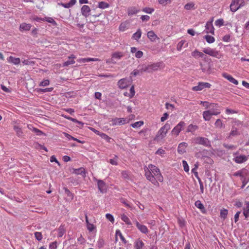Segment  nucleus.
I'll list each match as a JSON object with an SVG mask.
<instances>
[{
  "label": "nucleus",
  "instance_id": "nucleus-6",
  "mask_svg": "<svg viewBox=\"0 0 249 249\" xmlns=\"http://www.w3.org/2000/svg\"><path fill=\"white\" fill-rule=\"evenodd\" d=\"M185 126V123L184 121L179 122L171 131V134L173 136L177 137L179 135L180 132L183 130Z\"/></svg>",
  "mask_w": 249,
  "mask_h": 249
},
{
  "label": "nucleus",
  "instance_id": "nucleus-40",
  "mask_svg": "<svg viewBox=\"0 0 249 249\" xmlns=\"http://www.w3.org/2000/svg\"><path fill=\"white\" fill-rule=\"evenodd\" d=\"M228 213V211L227 209L223 208L220 210V217L223 219V220H225L227 216Z\"/></svg>",
  "mask_w": 249,
  "mask_h": 249
},
{
  "label": "nucleus",
  "instance_id": "nucleus-9",
  "mask_svg": "<svg viewBox=\"0 0 249 249\" xmlns=\"http://www.w3.org/2000/svg\"><path fill=\"white\" fill-rule=\"evenodd\" d=\"M203 52L207 54L216 57L217 58H220L221 57V55L218 51L210 47L204 48L203 50Z\"/></svg>",
  "mask_w": 249,
  "mask_h": 249
},
{
  "label": "nucleus",
  "instance_id": "nucleus-11",
  "mask_svg": "<svg viewBox=\"0 0 249 249\" xmlns=\"http://www.w3.org/2000/svg\"><path fill=\"white\" fill-rule=\"evenodd\" d=\"M130 85V82L127 78H122L118 81V88L121 89H126Z\"/></svg>",
  "mask_w": 249,
  "mask_h": 249
},
{
  "label": "nucleus",
  "instance_id": "nucleus-48",
  "mask_svg": "<svg viewBox=\"0 0 249 249\" xmlns=\"http://www.w3.org/2000/svg\"><path fill=\"white\" fill-rule=\"evenodd\" d=\"M44 21H46L49 23H52L53 25H57V23L56 22V21L53 19V18H51V17H45L44 18Z\"/></svg>",
  "mask_w": 249,
  "mask_h": 249
},
{
  "label": "nucleus",
  "instance_id": "nucleus-18",
  "mask_svg": "<svg viewBox=\"0 0 249 249\" xmlns=\"http://www.w3.org/2000/svg\"><path fill=\"white\" fill-rule=\"evenodd\" d=\"M135 224L138 230L142 233L147 234L148 232V229L146 226L140 224L137 221H136Z\"/></svg>",
  "mask_w": 249,
  "mask_h": 249
},
{
  "label": "nucleus",
  "instance_id": "nucleus-5",
  "mask_svg": "<svg viewBox=\"0 0 249 249\" xmlns=\"http://www.w3.org/2000/svg\"><path fill=\"white\" fill-rule=\"evenodd\" d=\"M245 5L244 0H232L230 5V10L231 11L235 12Z\"/></svg>",
  "mask_w": 249,
  "mask_h": 249
},
{
  "label": "nucleus",
  "instance_id": "nucleus-23",
  "mask_svg": "<svg viewBox=\"0 0 249 249\" xmlns=\"http://www.w3.org/2000/svg\"><path fill=\"white\" fill-rule=\"evenodd\" d=\"M192 55L195 58L198 57H201L204 59L206 58V55H205L203 53L198 51L197 50H195L192 53Z\"/></svg>",
  "mask_w": 249,
  "mask_h": 249
},
{
  "label": "nucleus",
  "instance_id": "nucleus-62",
  "mask_svg": "<svg viewBox=\"0 0 249 249\" xmlns=\"http://www.w3.org/2000/svg\"><path fill=\"white\" fill-rule=\"evenodd\" d=\"M22 62L24 65H33L35 64L34 61H30L29 60L27 59L24 60Z\"/></svg>",
  "mask_w": 249,
  "mask_h": 249
},
{
  "label": "nucleus",
  "instance_id": "nucleus-38",
  "mask_svg": "<svg viewBox=\"0 0 249 249\" xmlns=\"http://www.w3.org/2000/svg\"><path fill=\"white\" fill-rule=\"evenodd\" d=\"M142 34L141 30L139 29L137 31L132 35V38L136 41H138L141 37Z\"/></svg>",
  "mask_w": 249,
  "mask_h": 249
},
{
  "label": "nucleus",
  "instance_id": "nucleus-57",
  "mask_svg": "<svg viewBox=\"0 0 249 249\" xmlns=\"http://www.w3.org/2000/svg\"><path fill=\"white\" fill-rule=\"evenodd\" d=\"M182 165L183 167L184 170L186 172H188L189 171V165L186 160H182Z\"/></svg>",
  "mask_w": 249,
  "mask_h": 249
},
{
  "label": "nucleus",
  "instance_id": "nucleus-42",
  "mask_svg": "<svg viewBox=\"0 0 249 249\" xmlns=\"http://www.w3.org/2000/svg\"><path fill=\"white\" fill-rule=\"evenodd\" d=\"M115 236H119L120 238V239L122 240V241L124 243L126 244L127 243V241L125 239V238L123 235L122 232L119 230H117L116 231L115 233Z\"/></svg>",
  "mask_w": 249,
  "mask_h": 249
},
{
  "label": "nucleus",
  "instance_id": "nucleus-43",
  "mask_svg": "<svg viewBox=\"0 0 249 249\" xmlns=\"http://www.w3.org/2000/svg\"><path fill=\"white\" fill-rule=\"evenodd\" d=\"M76 2V0H71L69 2L66 3H62L61 5L65 8H69L74 5Z\"/></svg>",
  "mask_w": 249,
  "mask_h": 249
},
{
  "label": "nucleus",
  "instance_id": "nucleus-49",
  "mask_svg": "<svg viewBox=\"0 0 249 249\" xmlns=\"http://www.w3.org/2000/svg\"><path fill=\"white\" fill-rule=\"evenodd\" d=\"M109 7V4L104 1L100 2L98 4V7L101 9H106Z\"/></svg>",
  "mask_w": 249,
  "mask_h": 249
},
{
  "label": "nucleus",
  "instance_id": "nucleus-19",
  "mask_svg": "<svg viewBox=\"0 0 249 249\" xmlns=\"http://www.w3.org/2000/svg\"><path fill=\"white\" fill-rule=\"evenodd\" d=\"M90 11V8L88 5H83L81 8V13L85 18H87L89 16Z\"/></svg>",
  "mask_w": 249,
  "mask_h": 249
},
{
  "label": "nucleus",
  "instance_id": "nucleus-61",
  "mask_svg": "<svg viewBox=\"0 0 249 249\" xmlns=\"http://www.w3.org/2000/svg\"><path fill=\"white\" fill-rule=\"evenodd\" d=\"M50 84V81L48 79H45L43 80L42 82H40L39 84V86H48Z\"/></svg>",
  "mask_w": 249,
  "mask_h": 249
},
{
  "label": "nucleus",
  "instance_id": "nucleus-63",
  "mask_svg": "<svg viewBox=\"0 0 249 249\" xmlns=\"http://www.w3.org/2000/svg\"><path fill=\"white\" fill-rule=\"evenodd\" d=\"M49 249H57V243L56 241L52 242L50 244Z\"/></svg>",
  "mask_w": 249,
  "mask_h": 249
},
{
  "label": "nucleus",
  "instance_id": "nucleus-27",
  "mask_svg": "<svg viewBox=\"0 0 249 249\" xmlns=\"http://www.w3.org/2000/svg\"><path fill=\"white\" fill-rule=\"evenodd\" d=\"M100 59L97 58H81L77 60L79 63H87L90 61H99Z\"/></svg>",
  "mask_w": 249,
  "mask_h": 249
},
{
  "label": "nucleus",
  "instance_id": "nucleus-55",
  "mask_svg": "<svg viewBox=\"0 0 249 249\" xmlns=\"http://www.w3.org/2000/svg\"><path fill=\"white\" fill-rule=\"evenodd\" d=\"M185 41L184 40H182L178 43L177 46V49L178 51H180L181 50L182 48L185 43Z\"/></svg>",
  "mask_w": 249,
  "mask_h": 249
},
{
  "label": "nucleus",
  "instance_id": "nucleus-22",
  "mask_svg": "<svg viewBox=\"0 0 249 249\" xmlns=\"http://www.w3.org/2000/svg\"><path fill=\"white\" fill-rule=\"evenodd\" d=\"M147 37L152 42H155L157 40H159V37L157 36L156 34L153 31H149L147 34Z\"/></svg>",
  "mask_w": 249,
  "mask_h": 249
},
{
  "label": "nucleus",
  "instance_id": "nucleus-53",
  "mask_svg": "<svg viewBox=\"0 0 249 249\" xmlns=\"http://www.w3.org/2000/svg\"><path fill=\"white\" fill-rule=\"evenodd\" d=\"M165 154V151L162 148L158 149V150L156 152V154L160 155L162 157H164Z\"/></svg>",
  "mask_w": 249,
  "mask_h": 249
},
{
  "label": "nucleus",
  "instance_id": "nucleus-8",
  "mask_svg": "<svg viewBox=\"0 0 249 249\" xmlns=\"http://www.w3.org/2000/svg\"><path fill=\"white\" fill-rule=\"evenodd\" d=\"M124 56V54L123 52H115L111 54V58L110 59H107L106 61L107 63H112L113 64L116 63V60H118L121 59Z\"/></svg>",
  "mask_w": 249,
  "mask_h": 249
},
{
  "label": "nucleus",
  "instance_id": "nucleus-29",
  "mask_svg": "<svg viewBox=\"0 0 249 249\" xmlns=\"http://www.w3.org/2000/svg\"><path fill=\"white\" fill-rule=\"evenodd\" d=\"M75 56L73 54H71V56H69V59L70 60L65 62L63 63V67H67L70 65L74 64L75 62L74 60V59H75Z\"/></svg>",
  "mask_w": 249,
  "mask_h": 249
},
{
  "label": "nucleus",
  "instance_id": "nucleus-16",
  "mask_svg": "<svg viewBox=\"0 0 249 249\" xmlns=\"http://www.w3.org/2000/svg\"><path fill=\"white\" fill-rule=\"evenodd\" d=\"M112 124L113 125H122L127 123L128 122H126L125 119L124 118H115L113 119L111 121Z\"/></svg>",
  "mask_w": 249,
  "mask_h": 249
},
{
  "label": "nucleus",
  "instance_id": "nucleus-2",
  "mask_svg": "<svg viewBox=\"0 0 249 249\" xmlns=\"http://www.w3.org/2000/svg\"><path fill=\"white\" fill-rule=\"evenodd\" d=\"M165 65L162 62H158L147 65H143L141 66L140 71L141 73L143 72L151 73L159 69H163Z\"/></svg>",
  "mask_w": 249,
  "mask_h": 249
},
{
  "label": "nucleus",
  "instance_id": "nucleus-50",
  "mask_svg": "<svg viewBox=\"0 0 249 249\" xmlns=\"http://www.w3.org/2000/svg\"><path fill=\"white\" fill-rule=\"evenodd\" d=\"M143 124H144V123L143 121H138V122H136L133 124H131V125L133 128H138V127H139L141 126Z\"/></svg>",
  "mask_w": 249,
  "mask_h": 249
},
{
  "label": "nucleus",
  "instance_id": "nucleus-12",
  "mask_svg": "<svg viewBox=\"0 0 249 249\" xmlns=\"http://www.w3.org/2000/svg\"><path fill=\"white\" fill-rule=\"evenodd\" d=\"M211 84L207 82H199L198 85L193 87L192 90L194 91H200L205 88H210Z\"/></svg>",
  "mask_w": 249,
  "mask_h": 249
},
{
  "label": "nucleus",
  "instance_id": "nucleus-58",
  "mask_svg": "<svg viewBox=\"0 0 249 249\" xmlns=\"http://www.w3.org/2000/svg\"><path fill=\"white\" fill-rule=\"evenodd\" d=\"M30 20L32 21H36L40 22L41 21H44V18H39L37 16H34L30 18Z\"/></svg>",
  "mask_w": 249,
  "mask_h": 249
},
{
  "label": "nucleus",
  "instance_id": "nucleus-14",
  "mask_svg": "<svg viewBox=\"0 0 249 249\" xmlns=\"http://www.w3.org/2000/svg\"><path fill=\"white\" fill-rule=\"evenodd\" d=\"M213 18H212V20L210 21H208L206 23L205 26V30L206 33H211L213 35H214V28L213 25Z\"/></svg>",
  "mask_w": 249,
  "mask_h": 249
},
{
  "label": "nucleus",
  "instance_id": "nucleus-34",
  "mask_svg": "<svg viewBox=\"0 0 249 249\" xmlns=\"http://www.w3.org/2000/svg\"><path fill=\"white\" fill-rule=\"evenodd\" d=\"M73 173H74L76 175H81L83 177L86 176L85 169L83 167H81L78 169H74Z\"/></svg>",
  "mask_w": 249,
  "mask_h": 249
},
{
  "label": "nucleus",
  "instance_id": "nucleus-24",
  "mask_svg": "<svg viewBox=\"0 0 249 249\" xmlns=\"http://www.w3.org/2000/svg\"><path fill=\"white\" fill-rule=\"evenodd\" d=\"M199 65L200 69L203 72H207L208 73L211 72V67L209 63L205 64L200 62Z\"/></svg>",
  "mask_w": 249,
  "mask_h": 249
},
{
  "label": "nucleus",
  "instance_id": "nucleus-28",
  "mask_svg": "<svg viewBox=\"0 0 249 249\" xmlns=\"http://www.w3.org/2000/svg\"><path fill=\"white\" fill-rule=\"evenodd\" d=\"M245 205V206L243 208V214L245 218L247 219L249 216V202L246 201Z\"/></svg>",
  "mask_w": 249,
  "mask_h": 249
},
{
  "label": "nucleus",
  "instance_id": "nucleus-13",
  "mask_svg": "<svg viewBox=\"0 0 249 249\" xmlns=\"http://www.w3.org/2000/svg\"><path fill=\"white\" fill-rule=\"evenodd\" d=\"M95 180L97 181L99 191L101 193H106L107 190V185L106 183L102 180L97 179H96Z\"/></svg>",
  "mask_w": 249,
  "mask_h": 249
},
{
  "label": "nucleus",
  "instance_id": "nucleus-15",
  "mask_svg": "<svg viewBox=\"0 0 249 249\" xmlns=\"http://www.w3.org/2000/svg\"><path fill=\"white\" fill-rule=\"evenodd\" d=\"M234 176H239L241 177V179L243 178H245L248 175V171L245 168H243L237 172H235L233 174Z\"/></svg>",
  "mask_w": 249,
  "mask_h": 249
},
{
  "label": "nucleus",
  "instance_id": "nucleus-47",
  "mask_svg": "<svg viewBox=\"0 0 249 249\" xmlns=\"http://www.w3.org/2000/svg\"><path fill=\"white\" fill-rule=\"evenodd\" d=\"M204 38L208 43H213L215 41V38L211 36L206 35Z\"/></svg>",
  "mask_w": 249,
  "mask_h": 249
},
{
  "label": "nucleus",
  "instance_id": "nucleus-7",
  "mask_svg": "<svg viewBox=\"0 0 249 249\" xmlns=\"http://www.w3.org/2000/svg\"><path fill=\"white\" fill-rule=\"evenodd\" d=\"M238 152H236L233 154L234 156L233 160L236 163L241 164L248 160V156L244 155H238Z\"/></svg>",
  "mask_w": 249,
  "mask_h": 249
},
{
  "label": "nucleus",
  "instance_id": "nucleus-60",
  "mask_svg": "<svg viewBox=\"0 0 249 249\" xmlns=\"http://www.w3.org/2000/svg\"><path fill=\"white\" fill-rule=\"evenodd\" d=\"M118 157L115 156V158L113 159L109 160V163L113 165H117L118 164Z\"/></svg>",
  "mask_w": 249,
  "mask_h": 249
},
{
  "label": "nucleus",
  "instance_id": "nucleus-3",
  "mask_svg": "<svg viewBox=\"0 0 249 249\" xmlns=\"http://www.w3.org/2000/svg\"><path fill=\"white\" fill-rule=\"evenodd\" d=\"M170 129V124L168 123L165 124L161 127L158 131L154 138V140L158 143L163 142Z\"/></svg>",
  "mask_w": 249,
  "mask_h": 249
},
{
  "label": "nucleus",
  "instance_id": "nucleus-56",
  "mask_svg": "<svg viewBox=\"0 0 249 249\" xmlns=\"http://www.w3.org/2000/svg\"><path fill=\"white\" fill-rule=\"evenodd\" d=\"M103 139L106 140L107 142H110V140L111 139V138H110L108 135L107 134L104 133H101L99 135Z\"/></svg>",
  "mask_w": 249,
  "mask_h": 249
},
{
  "label": "nucleus",
  "instance_id": "nucleus-4",
  "mask_svg": "<svg viewBox=\"0 0 249 249\" xmlns=\"http://www.w3.org/2000/svg\"><path fill=\"white\" fill-rule=\"evenodd\" d=\"M220 113V111L217 108L211 110H207L203 112V118L205 121H210L213 115L217 116Z\"/></svg>",
  "mask_w": 249,
  "mask_h": 249
},
{
  "label": "nucleus",
  "instance_id": "nucleus-41",
  "mask_svg": "<svg viewBox=\"0 0 249 249\" xmlns=\"http://www.w3.org/2000/svg\"><path fill=\"white\" fill-rule=\"evenodd\" d=\"M14 130L16 132V134L18 137H21L23 135V132L21 128L19 127L18 125H15L14 126Z\"/></svg>",
  "mask_w": 249,
  "mask_h": 249
},
{
  "label": "nucleus",
  "instance_id": "nucleus-36",
  "mask_svg": "<svg viewBox=\"0 0 249 249\" xmlns=\"http://www.w3.org/2000/svg\"><path fill=\"white\" fill-rule=\"evenodd\" d=\"M184 8L186 10H195L196 9L195 3L193 2H190L186 3Z\"/></svg>",
  "mask_w": 249,
  "mask_h": 249
},
{
  "label": "nucleus",
  "instance_id": "nucleus-21",
  "mask_svg": "<svg viewBox=\"0 0 249 249\" xmlns=\"http://www.w3.org/2000/svg\"><path fill=\"white\" fill-rule=\"evenodd\" d=\"M31 27V24L23 22L20 24L19 30L21 32L23 31H28L30 30Z\"/></svg>",
  "mask_w": 249,
  "mask_h": 249
},
{
  "label": "nucleus",
  "instance_id": "nucleus-39",
  "mask_svg": "<svg viewBox=\"0 0 249 249\" xmlns=\"http://www.w3.org/2000/svg\"><path fill=\"white\" fill-rule=\"evenodd\" d=\"M139 10L135 7H131L127 9V14L128 16H132L138 13Z\"/></svg>",
  "mask_w": 249,
  "mask_h": 249
},
{
  "label": "nucleus",
  "instance_id": "nucleus-33",
  "mask_svg": "<svg viewBox=\"0 0 249 249\" xmlns=\"http://www.w3.org/2000/svg\"><path fill=\"white\" fill-rule=\"evenodd\" d=\"M85 219L88 230L90 232L92 231L95 229V226L89 222L88 217L87 214L85 215Z\"/></svg>",
  "mask_w": 249,
  "mask_h": 249
},
{
  "label": "nucleus",
  "instance_id": "nucleus-45",
  "mask_svg": "<svg viewBox=\"0 0 249 249\" xmlns=\"http://www.w3.org/2000/svg\"><path fill=\"white\" fill-rule=\"evenodd\" d=\"M159 4L163 6H166L168 4L171 3L172 0H157Z\"/></svg>",
  "mask_w": 249,
  "mask_h": 249
},
{
  "label": "nucleus",
  "instance_id": "nucleus-25",
  "mask_svg": "<svg viewBox=\"0 0 249 249\" xmlns=\"http://www.w3.org/2000/svg\"><path fill=\"white\" fill-rule=\"evenodd\" d=\"M144 245L143 241L139 238L136 239L134 243V247L135 249H142Z\"/></svg>",
  "mask_w": 249,
  "mask_h": 249
},
{
  "label": "nucleus",
  "instance_id": "nucleus-51",
  "mask_svg": "<svg viewBox=\"0 0 249 249\" xmlns=\"http://www.w3.org/2000/svg\"><path fill=\"white\" fill-rule=\"evenodd\" d=\"M198 162H196L194 165V167L192 169V172L194 174L195 176H197L198 172H197V170L198 168Z\"/></svg>",
  "mask_w": 249,
  "mask_h": 249
},
{
  "label": "nucleus",
  "instance_id": "nucleus-59",
  "mask_svg": "<svg viewBox=\"0 0 249 249\" xmlns=\"http://www.w3.org/2000/svg\"><path fill=\"white\" fill-rule=\"evenodd\" d=\"M35 236L36 240L40 241L42 239V235L41 232H35Z\"/></svg>",
  "mask_w": 249,
  "mask_h": 249
},
{
  "label": "nucleus",
  "instance_id": "nucleus-26",
  "mask_svg": "<svg viewBox=\"0 0 249 249\" xmlns=\"http://www.w3.org/2000/svg\"><path fill=\"white\" fill-rule=\"evenodd\" d=\"M200 104L202 105L203 106H204L206 108H208L211 107H215V108H217L219 107V106L217 104L214 103H209L207 101H200Z\"/></svg>",
  "mask_w": 249,
  "mask_h": 249
},
{
  "label": "nucleus",
  "instance_id": "nucleus-17",
  "mask_svg": "<svg viewBox=\"0 0 249 249\" xmlns=\"http://www.w3.org/2000/svg\"><path fill=\"white\" fill-rule=\"evenodd\" d=\"M188 146V144L185 142H182L178 144V152L179 154H183L186 152V149Z\"/></svg>",
  "mask_w": 249,
  "mask_h": 249
},
{
  "label": "nucleus",
  "instance_id": "nucleus-30",
  "mask_svg": "<svg viewBox=\"0 0 249 249\" xmlns=\"http://www.w3.org/2000/svg\"><path fill=\"white\" fill-rule=\"evenodd\" d=\"M135 94V91L134 86L133 85L131 87L129 93L127 92H125L124 93V96L128 97L129 98H133Z\"/></svg>",
  "mask_w": 249,
  "mask_h": 249
},
{
  "label": "nucleus",
  "instance_id": "nucleus-10",
  "mask_svg": "<svg viewBox=\"0 0 249 249\" xmlns=\"http://www.w3.org/2000/svg\"><path fill=\"white\" fill-rule=\"evenodd\" d=\"M194 141L195 144H201L205 146L210 145V142L206 138L202 137H197L194 139Z\"/></svg>",
  "mask_w": 249,
  "mask_h": 249
},
{
  "label": "nucleus",
  "instance_id": "nucleus-31",
  "mask_svg": "<svg viewBox=\"0 0 249 249\" xmlns=\"http://www.w3.org/2000/svg\"><path fill=\"white\" fill-rule=\"evenodd\" d=\"M195 205L198 209H199L203 213H205L206 212V210L200 200H197L196 201Z\"/></svg>",
  "mask_w": 249,
  "mask_h": 249
},
{
  "label": "nucleus",
  "instance_id": "nucleus-1",
  "mask_svg": "<svg viewBox=\"0 0 249 249\" xmlns=\"http://www.w3.org/2000/svg\"><path fill=\"white\" fill-rule=\"evenodd\" d=\"M144 175L146 179L157 187L159 183L163 181V177L160 173V169L154 165L150 164L148 166L144 167Z\"/></svg>",
  "mask_w": 249,
  "mask_h": 249
},
{
  "label": "nucleus",
  "instance_id": "nucleus-52",
  "mask_svg": "<svg viewBox=\"0 0 249 249\" xmlns=\"http://www.w3.org/2000/svg\"><path fill=\"white\" fill-rule=\"evenodd\" d=\"M215 25L217 27H221L224 25V20L222 18L217 19L214 22Z\"/></svg>",
  "mask_w": 249,
  "mask_h": 249
},
{
  "label": "nucleus",
  "instance_id": "nucleus-20",
  "mask_svg": "<svg viewBox=\"0 0 249 249\" xmlns=\"http://www.w3.org/2000/svg\"><path fill=\"white\" fill-rule=\"evenodd\" d=\"M222 75L223 77L227 79L230 82L234 84V85H237L238 84V81L234 79L231 75L228 74L227 73L224 72L222 74Z\"/></svg>",
  "mask_w": 249,
  "mask_h": 249
},
{
  "label": "nucleus",
  "instance_id": "nucleus-35",
  "mask_svg": "<svg viewBox=\"0 0 249 249\" xmlns=\"http://www.w3.org/2000/svg\"><path fill=\"white\" fill-rule=\"evenodd\" d=\"M198 128V126L197 125L193 124H189L186 129V132L194 133Z\"/></svg>",
  "mask_w": 249,
  "mask_h": 249
},
{
  "label": "nucleus",
  "instance_id": "nucleus-64",
  "mask_svg": "<svg viewBox=\"0 0 249 249\" xmlns=\"http://www.w3.org/2000/svg\"><path fill=\"white\" fill-rule=\"evenodd\" d=\"M106 218L109 220L110 221V222H111L112 223H113L114 221V217L113 216H112V215H111V214L110 213H107L106 214Z\"/></svg>",
  "mask_w": 249,
  "mask_h": 249
},
{
  "label": "nucleus",
  "instance_id": "nucleus-46",
  "mask_svg": "<svg viewBox=\"0 0 249 249\" xmlns=\"http://www.w3.org/2000/svg\"><path fill=\"white\" fill-rule=\"evenodd\" d=\"M214 125L216 127L221 128L224 127V124L222 120L220 119H217L214 123Z\"/></svg>",
  "mask_w": 249,
  "mask_h": 249
},
{
  "label": "nucleus",
  "instance_id": "nucleus-44",
  "mask_svg": "<svg viewBox=\"0 0 249 249\" xmlns=\"http://www.w3.org/2000/svg\"><path fill=\"white\" fill-rule=\"evenodd\" d=\"M121 218L124 222L126 224L128 225H131V222L129 218L127 216H126L124 214H123L121 215Z\"/></svg>",
  "mask_w": 249,
  "mask_h": 249
},
{
  "label": "nucleus",
  "instance_id": "nucleus-32",
  "mask_svg": "<svg viewBox=\"0 0 249 249\" xmlns=\"http://www.w3.org/2000/svg\"><path fill=\"white\" fill-rule=\"evenodd\" d=\"M7 61L9 63H13L14 65H18L20 62L19 58H16L12 56H9L7 58Z\"/></svg>",
  "mask_w": 249,
  "mask_h": 249
},
{
  "label": "nucleus",
  "instance_id": "nucleus-54",
  "mask_svg": "<svg viewBox=\"0 0 249 249\" xmlns=\"http://www.w3.org/2000/svg\"><path fill=\"white\" fill-rule=\"evenodd\" d=\"M142 12L148 14H151L154 11V9L150 7H145L142 9Z\"/></svg>",
  "mask_w": 249,
  "mask_h": 249
},
{
  "label": "nucleus",
  "instance_id": "nucleus-37",
  "mask_svg": "<svg viewBox=\"0 0 249 249\" xmlns=\"http://www.w3.org/2000/svg\"><path fill=\"white\" fill-rule=\"evenodd\" d=\"M129 23L127 21L121 23L119 26V30L121 32H124L128 28Z\"/></svg>",
  "mask_w": 249,
  "mask_h": 249
}]
</instances>
